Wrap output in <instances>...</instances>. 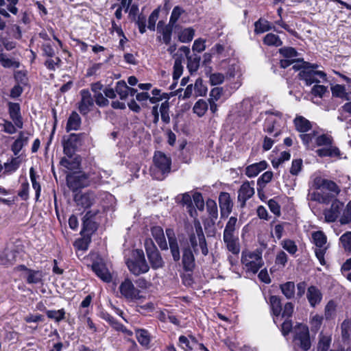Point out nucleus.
I'll return each mask as SVG.
<instances>
[{
	"instance_id": "52",
	"label": "nucleus",
	"mask_w": 351,
	"mask_h": 351,
	"mask_svg": "<svg viewBox=\"0 0 351 351\" xmlns=\"http://www.w3.org/2000/svg\"><path fill=\"white\" fill-rule=\"evenodd\" d=\"M351 221V201H350L343 211V214L340 218L341 224H348Z\"/></svg>"
},
{
	"instance_id": "21",
	"label": "nucleus",
	"mask_w": 351,
	"mask_h": 351,
	"mask_svg": "<svg viewBox=\"0 0 351 351\" xmlns=\"http://www.w3.org/2000/svg\"><path fill=\"white\" fill-rule=\"evenodd\" d=\"M152 235L162 250H168V244L165 237L163 229L160 226H154L151 228Z\"/></svg>"
},
{
	"instance_id": "45",
	"label": "nucleus",
	"mask_w": 351,
	"mask_h": 351,
	"mask_svg": "<svg viewBox=\"0 0 351 351\" xmlns=\"http://www.w3.org/2000/svg\"><path fill=\"white\" fill-rule=\"evenodd\" d=\"M193 112L198 117H202L208 110V104L203 99L198 100L193 106Z\"/></svg>"
},
{
	"instance_id": "23",
	"label": "nucleus",
	"mask_w": 351,
	"mask_h": 351,
	"mask_svg": "<svg viewBox=\"0 0 351 351\" xmlns=\"http://www.w3.org/2000/svg\"><path fill=\"white\" fill-rule=\"evenodd\" d=\"M306 298L310 305L312 307H315L321 302L322 300V293L316 287L311 286L307 289Z\"/></svg>"
},
{
	"instance_id": "9",
	"label": "nucleus",
	"mask_w": 351,
	"mask_h": 351,
	"mask_svg": "<svg viewBox=\"0 0 351 351\" xmlns=\"http://www.w3.org/2000/svg\"><path fill=\"white\" fill-rule=\"evenodd\" d=\"M241 261L248 270L255 274L263 265L262 251L256 250L254 252L243 254Z\"/></svg>"
},
{
	"instance_id": "61",
	"label": "nucleus",
	"mask_w": 351,
	"mask_h": 351,
	"mask_svg": "<svg viewBox=\"0 0 351 351\" xmlns=\"http://www.w3.org/2000/svg\"><path fill=\"white\" fill-rule=\"evenodd\" d=\"M14 77L18 84L26 85L27 84L28 79L25 71H17L14 73Z\"/></svg>"
},
{
	"instance_id": "63",
	"label": "nucleus",
	"mask_w": 351,
	"mask_h": 351,
	"mask_svg": "<svg viewBox=\"0 0 351 351\" xmlns=\"http://www.w3.org/2000/svg\"><path fill=\"white\" fill-rule=\"evenodd\" d=\"M209 80L211 85L221 84L224 81V75L220 73H212L209 76Z\"/></svg>"
},
{
	"instance_id": "3",
	"label": "nucleus",
	"mask_w": 351,
	"mask_h": 351,
	"mask_svg": "<svg viewBox=\"0 0 351 351\" xmlns=\"http://www.w3.org/2000/svg\"><path fill=\"white\" fill-rule=\"evenodd\" d=\"M237 221L236 217H230L226 225L223 234V239L228 251L233 254H238L240 252L238 238L235 235L236 230L239 228Z\"/></svg>"
},
{
	"instance_id": "60",
	"label": "nucleus",
	"mask_w": 351,
	"mask_h": 351,
	"mask_svg": "<svg viewBox=\"0 0 351 351\" xmlns=\"http://www.w3.org/2000/svg\"><path fill=\"white\" fill-rule=\"evenodd\" d=\"M60 163L62 166L67 168L68 169H72L80 165V160L77 158H75L74 161L71 162L66 158L64 157L61 159Z\"/></svg>"
},
{
	"instance_id": "38",
	"label": "nucleus",
	"mask_w": 351,
	"mask_h": 351,
	"mask_svg": "<svg viewBox=\"0 0 351 351\" xmlns=\"http://www.w3.org/2000/svg\"><path fill=\"white\" fill-rule=\"evenodd\" d=\"M263 43L268 46L279 47L282 45V42L279 36L273 33H269L263 38Z\"/></svg>"
},
{
	"instance_id": "37",
	"label": "nucleus",
	"mask_w": 351,
	"mask_h": 351,
	"mask_svg": "<svg viewBox=\"0 0 351 351\" xmlns=\"http://www.w3.org/2000/svg\"><path fill=\"white\" fill-rule=\"evenodd\" d=\"M206 210L209 217L212 221L215 220L218 217V208L217 203L215 200L208 199L206 201Z\"/></svg>"
},
{
	"instance_id": "1",
	"label": "nucleus",
	"mask_w": 351,
	"mask_h": 351,
	"mask_svg": "<svg viewBox=\"0 0 351 351\" xmlns=\"http://www.w3.org/2000/svg\"><path fill=\"white\" fill-rule=\"evenodd\" d=\"M165 232L173 261L177 263L181 260L184 271H193L196 266L195 254L199 252L197 247L199 245V234L205 237L199 221H195L194 229L188 233V239L178 241L172 228H167Z\"/></svg>"
},
{
	"instance_id": "27",
	"label": "nucleus",
	"mask_w": 351,
	"mask_h": 351,
	"mask_svg": "<svg viewBox=\"0 0 351 351\" xmlns=\"http://www.w3.org/2000/svg\"><path fill=\"white\" fill-rule=\"evenodd\" d=\"M316 153L320 157H335L340 156L339 148L333 145L327 147L324 146L321 149H318Z\"/></svg>"
},
{
	"instance_id": "13",
	"label": "nucleus",
	"mask_w": 351,
	"mask_h": 351,
	"mask_svg": "<svg viewBox=\"0 0 351 351\" xmlns=\"http://www.w3.org/2000/svg\"><path fill=\"white\" fill-rule=\"evenodd\" d=\"M174 26L168 23L165 25L163 21H160L157 25V32L160 35L157 36V40L169 45L171 41V36Z\"/></svg>"
},
{
	"instance_id": "14",
	"label": "nucleus",
	"mask_w": 351,
	"mask_h": 351,
	"mask_svg": "<svg viewBox=\"0 0 351 351\" xmlns=\"http://www.w3.org/2000/svg\"><path fill=\"white\" fill-rule=\"evenodd\" d=\"M81 100L78 103V110L82 115H86L94 106V99L88 89L80 90Z\"/></svg>"
},
{
	"instance_id": "28",
	"label": "nucleus",
	"mask_w": 351,
	"mask_h": 351,
	"mask_svg": "<svg viewBox=\"0 0 351 351\" xmlns=\"http://www.w3.org/2000/svg\"><path fill=\"white\" fill-rule=\"evenodd\" d=\"M136 337L138 343L144 347L148 348L151 341L149 332L145 329H136L135 331Z\"/></svg>"
},
{
	"instance_id": "33",
	"label": "nucleus",
	"mask_w": 351,
	"mask_h": 351,
	"mask_svg": "<svg viewBox=\"0 0 351 351\" xmlns=\"http://www.w3.org/2000/svg\"><path fill=\"white\" fill-rule=\"evenodd\" d=\"M307 199L310 201L326 204L330 202V196L328 195L321 194L317 191L308 192Z\"/></svg>"
},
{
	"instance_id": "12",
	"label": "nucleus",
	"mask_w": 351,
	"mask_h": 351,
	"mask_svg": "<svg viewBox=\"0 0 351 351\" xmlns=\"http://www.w3.org/2000/svg\"><path fill=\"white\" fill-rule=\"evenodd\" d=\"M121 294L128 300L134 301L140 299V291L136 289L132 280L125 278L119 286Z\"/></svg>"
},
{
	"instance_id": "32",
	"label": "nucleus",
	"mask_w": 351,
	"mask_h": 351,
	"mask_svg": "<svg viewBox=\"0 0 351 351\" xmlns=\"http://www.w3.org/2000/svg\"><path fill=\"white\" fill-rule=\"evenodd\" d=\"M187 59V68L189 71L192 73L193 72H196L199 66V63L201 60V58L199 56L194 53L193 55H190L186 58Z\"/></svg>"
},
{
	"instance_id": "26",
	"label": "nucleus",
	"mask_w": 351,
	"mask_h": 351,
	"mask_svg": "<svg viewBox=\"0 0 351 351\" xmlns=\"http://www.w3.org/2000/svg\"><path fill=\"white\" fill-rule=\"evenodd\" d=\"M81 123L82 120L80 115L76 112H72L66 123V132L79 130L81 125Z\"/></svg>"
},
{
	"instance_id": "8",
	"label": "nucleus",
	"mask_w": 351,
	"mask_h": 351,
	"mask_svg": "<svg viewBox=\"0 0 351 351\" xmlns=\"http://www.w3.org/2000/svg\"><path fill=\"white\" fill-rule=\"evenodd\" d=\"M145 247L152 268L153 269L162 268L165 265V262L160 252L151 239L145 240Z\"/></svg>"
},
{
	"instance_id": "25",
	"label": "nucleus",
	"mask_w": 351,
	"mask_h": 351,
	"mask_svg": "<svg viewBox=\"0 0 351 351\" xmlns=\"http://www.w3.org/2000/svg\"><path fill=\"white\" fill-rule=\"evenodd\" d=\"M278 120L273 117H267L264 125V131L272 134L274 132V136L277 137L280 134V130L277 127Z\"/></svg>"
},
{
	"instance_id": "22",
	"label": "nucleus",
	"mask_w": 351,
	"mask_h": 351,
	"mask_svg": "<svg viewBox=\"0 0 351 351\" xmlns=\"http://www.w3.org/2000/svg\"><path fill=\"white\" fill-rule=\"evenodd\" d=\"M18 252L15 249L6 248L0 254V264L3 265H10L16 261Z\"/></svg>"
},
{
	"instance_id": "41",
	"label": "nucleus",
	"mask_w": 351,
	"mask_h": 351,
	"mask_svg": "<svg viewBox=\"0 0 351 351\" xmlns=\"http://www.w3.org/2000/svg\"><path fill=\"white\" fill-rule=\"evenodd\" d=\"M254 32L256 34H262L271 29L268 21L260 19L254 23Z\"/></svg>"
},
{
	"instance_id": "29",
	"label": "nucleus",
	"mask_w": 351,
	"mask_h": 351,
	"mask_svg": "<svg viewBox=\"0 0 351 351\" xmlns=\"http://www.w3.org/2000/svg\"><path fill=\"white\" fill-rule=\"evenodd\" d=\"M294 123L296 130L301 133L306 132L311 129V122L301 116L294 119Z\"/></svg>"
},
{
	"instance_id": "40",
	"label": "nucleus",
	"mask_w": 351,
	"mask_h": 351,
	"mask_svg": "<svg viewBox=\"0 0 351 351\" xmlns=\"http://www.w3.org/2000/svg\"><path fill=\"white\" fill-rule=\"evenodd\" d=\"M280 289L287 299H291L295 295V284L293 282H287L280 285Z\"/></svg>"
},
{
	"instance_id": "53",
	"label": "nucleus",
	"mask_w": 351,
	"mask_h": 351,
	"mask_svg": "<svg viewBox=\"0 0 351 351\" xmlns=\"http://www.w3.org/2000/svg\"><path fill=\"white\" fill-rule=\"evenodd\" d=\"M184 12V10L180 6L174 7L172 10L169 23L171 24V25L175 26L176 22Z\"/></svg>"
},
{
	"instance_id": "30",
	"label": "nucleus",
	"mask_w": 351,
	"mask_h": 351,
	"mask_svg": "<svg viewBox=\"0 0 351 351\" xmlns=\"http://www.w3.org/2000/svg\"><path fill=\"white\" fill-rule=\"evenodd\" d=\"M269 303L273 315L276 317H279L282 311L280 298L276 295H271L269 298Z\"/></svg>"
},
{
	"instance_id": "54",
	"label": "nucleus",
	"mask_w": 351,
	"mask_h": 351,
	"mask_svg": "<svg viewBox=\"0 0 351 351\" xmlns=\"http://www.w3.org/2000/svg\"><path fill=\"white\" fill-rule=\"evenodd\" d=\"M169 104L167 101H165V102L162 103L160 107L161 119L165 123H168L170 121V117L169 116Z\"/></svg>"
},
{
	"instance_id": "20",
	"label": "nucleus",
	"mask_w": 351,
	"mask_h": 351,
	"mask_svg": "<svg viewBox=\"0 0 351 351\" xmlns=\"http://www.w3.org/2000/svg\"><path fill=\"white\" fill-rule=\"evenodd\" d=\"M92 269L104 282H108L111 280V274L103 263L94 262L92 265Z\"/></svg>"
},
{
	"instance_id": "62",
	"label": "nucleus",
	"mask_w": 351,
	"mask_h": 351,
	"mask_svg": "<svg viewBox=\"0 0 351 351\" xmlns=\"http://www.w3.org/2000/svg\"><path fill=\"white\" fill-rule=\"evenodd\" d=\"M179 346L184 351H191L193 350V345L191 344V341L186 337L184 335H181L179 337Z\"/></svg>"
},
{
	"instance_id": "36",
	"label": "nucleus",
	"mask_w": 351,
	"mask_h": 351,
	"mask_svg": "<svg viewBox=\"0 0 351 351\" xmlns=\"http://www.w3.org/2000/svg\"><path fill=\"white\" fill-rule=\"evenodd\" d=\"M195 35V30L192 27L184 28L178 34V40L181 43L191 42Z\"/></svg>"
},
{
	"instance_id": "55",
	"label": "nucleus",
	"mask_w": 351,
	"mask_h": 351,
	"mask_svg": "<svg viewBox=\"0 0 351 351\" xmlns=\"http://www.w3.org/2000/svg\"><path fill=\"white\" fill-rule=\"evenodd\" d=\"M159 9L154 10L149 16L147 28L151 31H154L156 28V23L158 19Z\"/></svg>"
},
{
	"instance_id": "6",
	"label": "nucleus",
	"mask_w": 351,
	"mask_h": 351,
	"mask_svg": "<svg viewBox=\"0 0 351 351\" xmlns=\"http://www.w3.org/2000/svg\"><path fill=\"white\" fill-rule=\"evenodd\" d=\"M85 136V133H72L66 138L64 137L62 141L64 154L67 157L72 158L78 148L82 145Z\"/></svg>"
},
{
	"instance_id": "35",
	"label": "nucleus",
	"mask_w": 351,
	"mask_h": 351,
	"mask_svg": "<svg viewBox=\"0 0 351 351\" xmlns=\"http://www.w3.org/2000/svg\"><path fill=\"white\" fill-rule=\"evenodd\" d=\"M43 278L42 271L39 270H28L26 281L28 284H37L41 282Z\"/></svg>"
},
{
	"instance_id": "51",
	"label": "nucleus",
	"mask_w": 351,
	"mask_h": 351,
	"mask_svg": "<svg viewBox=\"0 0 351 351\" xmlns=\"http://www.w3.org/2000/svg\"><path fill=\"white\" fill-rule=\"evenodd\" d=\"M273 178V172L267 171L265 172L257 180V184L259 188H264L265 185L269 183Z\"/></svg>"
},
{
	"instance_id": "56",
	"label": "nucleus",
	"mask_w": 351,
	"mask_h": 351,
	"mask_svg": "<svg viewBox=\"0 0 351 351\" xmlns=\"http://www.w3.org/2000/svg\"><path fill=\"white\" fill-rule=\"evenodd\" d=\"M279 53L285 58L291 59L298 55V52L293 47H283L279 49Z\"/></svg>"
},
{
	"instance_id": "48",
	"label": "nucleus",
	"mask_w": 351,
	"mask_h": 351,
	"mask_svg": "<svg viewBox=\"0 0 351 351\" xmlns=\"http://www.w3.org/2000/svg\"><path fill=\"white\" fill-rule=\"evenodd\" d=\"M182 58L178 57L176 58L174 64H173V77L174 80H178L182 75L183 72V66H182Z\"/></svg>"
},
{
	"instance_id": "58",
	"label": "nucleus",
	"mask_w": 351,
	"mask_h": 351,
	"mask_svg": "<svg viewBox=\"0 0 351 351\" xmlns=\"http://www.w3.org/2000/svg\"><path fill=\"white\" fill-rule=\"evenodd\" d=\"M97 228V224L94 220L88 219L83 217L82 231L94 232Z\"/></svg>"
},
{
	"instance_id": "16",
	"label": "nucleus",
	"mask_w": 351,
	"mask_h": 351,
	"mask_svg": "<svg viewBox=\"0 0 351 351\" xmlns=\"http://www.w3.org/2000/svg\"><path fill=\"white\" fill-rule=\"evenodd\" d=\"M219 204L220 207L221 217L226 218L232 210L233 202L228 193L221 192L219 195Z\"/></svg>"
},
{
	"instance_id": "17",
	"label": "nucleus",
	"mask_w": 351,
	"mask_h": 351,
	"mask_svg": "<svg viewBox=\"0 0 351 351\" xmlns=\"http://www.w3.org/2000/svg\"><path fill=\"white\" fill-rule=\"evenodd\" d=\"M254 194V189L249 182H245L240 186L238 191V201L241 206L244 207L247 200L251 198Z\"/></svg>"
},
{
	"instance_id": "11",
	"label": "nucleus",
	"mask_w": 351,
	"mask_h": 351,
	"mask_svg": "<svg viewBox=\"0 0 351 351\" xmlns=\"http://www.w3.org/2000/svg\"><path fill=\"white\" fill-rule=\"evenodd\" d=\"M298 75L300 80L305 81L307 86L320 82L319 79L326 80V74L324 72L309 69L308 67L300 71Z\"/></svg>"
},
{
	"instance_id": "42",
	"label": "nucleus",
	"mask_w": 351,
	"mask_h": 351,
	"mask_svg": "<svg viewBox=\"0 0 351 351\" xmlns=\"http://www.w3.org/2000/svg\"><path fill=\"white\" fill-rule=\"evenodd\" d=\"M29 176L32 184V187L36 192V201H39V197L41 192V186L38 182L36 181V176L34 171V169L31 167L29 169Z\"/></svg>"
},
{
	"instance_id": "49",
	"label": "nucleus",
	"mask_w": 351,
	"mask_h": 351,
	"mask_svg": "<svg viewBox=\"0 0 351 351\" xmlns=\"http://www.w3.org/2000/svg\"><path fill=\"white\" fill-rule=\"evenodd\" d=\"M336 304L333 300H330L325 306L324 316L326 319H330L335 315Z\"/></svg>"
},
{
	"instance_id": "47",
	"label": "nucleus",
	"mask_w": 351,
	"mask_h": 351,
	"mask_svg": "<svg viewBox=\"0 0 351 351\" xmlns=\"http://www.w3.org/2000/svg\"><path fill=\"white\" fill-rule=\"evenodd\" d=\"M207 90V87L203 84V80L201 78L197 79L194 84L195 97L206 95Z\"/></svg>"
},
{
	"instance_id": "46",
	"label": "nucleus",
	"mask_w": 351,
	"mask_h": 351,
	"mask_svg": "<svg viewBox=\"0 0 351 351\" xmlns=\"http://www.w3.org/2000/svg\"><path fill=\"white\" fill-rule=\"evenodd\" d=\"M315 142L319 147H327L333 145V138L328 134H322L316 137Z\"/></svg>"
},
{
	"instance_id": "64",
	"label": "nucleus",
	"mask_w": 351,
	"mask_h": 351,
	"mask_svg": "<svg viewBox=\"0 0 351 351\" xmlns=\"http://www.w3.org/2000/svg\"><path fill=\"white\" fill-rule=\"evenodd\" d=\"M293 308L294 305L292 302H287L282 308L280 315H282V317H287V319H289L293 314Z\"/></svg>"
},
{
	"instance_id": "50",
	"label": "nucleus",
	"mask_w": 351,
	"mask_h": 351,
	"mask_svg": "<svg viewBox=\"0 0 351 351\" xmlns=\"http://www.w3.org/2000/svg\"><path fill=\"white\" fill-rule=\"evenodd\" d=\"M21 159L19 157L12 158L10 161L4 163L5 171H15L20 166Z\"/></svg>"
},
{
	"instance_id": "7",
	"label": "nucleus",
	"mask_w": 351,
	"mask_h": 351,
	"mask_svg": "<svg viewBox=\"0 0 351 351\" xmlns=\"http://www.w3.org/2000/svg\"><path fill=\"white\" fill-rule=\"evenodd\" d=\"M293 341L295 345L304 351L311 348V342L310 339L308 328L306 325L298 324L294 328Z\"/></svg>"
},
{
	"instance_id": "44",
	"label": "nucleus",
	"mask_w": 351,
	"mask_h": 351,
	"mask_svg": "<svg viewBox=\"0 0 351 351\" xmlns=\"http://www.w3.org/2000/svg\"><path fill=\"white\" fill-rule=\"evenodd\" d=\"M332 94L333 96L349 100L350 97L348 93L346 92L345 86L340 84H336L331 88Z\"/></svg>"
},
{
	"instance_id": "15",
	"label": "nucleus",
	"mask_w": 351,
	"mask_h": 351,
	"mask_svg": "<svg viewBox=\"0 0 351 351\" xmlns=\"http://www.w3.org/2000/svg\"><path fill=\"white\" fill-rule=\"evenodd\" d=\"M96 198V194L93 191H88L84 193H76L73 199L77 206L88 208L95 203Z\"/></svg>"
},
{
	"instance_id": "19",
	"label": "nucleus",
	"mask_w": 351,
	"mask_h": 351,
	"mask_svg": "<svg viewBox=\"0 0 351 351\" xmlns=\"http://www.w3.org/2000/svg\"><path fill=\"white\" fill-rule=\"evenodd\" d=\"M8 110L10 118L14 121V125L19 128H22L23 123L21 114V108L18 103H8Z\"/></svg>"
},
{
	"instance_id": "39",
	"label": "nucleus",
	"mask_w": 351,
	"mask_h": 351,
	"mask_svg": "<svg viewBox=\"0 0 351 351\" xmlns=\"http://www.w3.org/2000/svg\"><path fill=\"white\" fill-rule=\"evenodd\" d=\"M129 86L123 80H120L117 82L115 86V91L119 95L121 99H125L128 96Z\"/></svg>"
},
{
	"instance_id": "10",
	"label": "nucleus",
	"mask_w": 351,
	"mask_h": 351,
	"mask_svg": "<svg viewBox=\"0 0 351 351\" xmlns=\"http://www.w3.org/2000/svg\"><path fill=\"white\" fill-rule=\"evenodd\" d=\"M89 182L88 175L84 173H73L66 176L67 186L73 192L88 186Z\"/></svg>"
},
{
	"instance_id": "2",
	"label": "nucleus",
	"mask_w": 351,
	"mask_h": 351,
	"mask_svg": "<svg viewBox=\"0 0 351 351\" xmlns=\"http://www.w3.org/2000/svg\"><path fill=\"white\" fill-rule=\"evenodd\" d=\"M171 159L163 152H155L153 165L150 167L151 176L157 180H164L171 172Z\"/></svg>"
},
{
	"instance_id": "5",
	"label": "nucleus",
	"mask_w": 351,
	"mask_h": 351,
	"mask_svg": "<svg viewBox=\"0 0 351 351\" xmlns=\"http://www.w3.org/2000/svg\"><path fill=\"white\" fill-rule=\"evenodd\" d=\"M313 243L315 245V253L321 265H324L326 261L324 256L328 250L327 237L321 230L313 232L311 234Z\"/></svg>"
},
{
	"instance_id": "4",
	"label": "nucleus",
	"mask_w": 351,
	"mask_h": 351,
	"mask_svg": "<svg viewBox=\"0 0 351 351\" xmlns=\"http://www.w3.org/2000/svg\"><path fill=\"white\" fill-rule=\"evenodd\" d=\"M129 271L135 276H139L149 271V266L147 263L142 250H136L132 258L126 261Z\"/></svg>"
},
{
	"instance_id": "31",
	"label": "nucleus",
	"mask_w": 351,
	"mask_h": 351,
	"mask_svg": "<svg viewBox=\"0 0 351 351\" xmlns=\"http://www.w3.org/2000/svg\"><path fill=\"white\" fill-rule=\"evenodd\" d=\"M324 189L330 192L328 194L330 196V202L341 192L340 187L334 181L330 180H326Z\"/></svg>"
},
{
	"instance_id": "24",
	"label": "nucleus",
	"mask_w": 351,
	"mask_h": 351,
	"mask_svg": "<svg viewBox=\"0 0 351 351\" xmlns=\"http://www.w3.org/2000/svg\"><path fill=\"white\" fill-rule=\"evenodd\" d=\"M267 167V163L265 161H261L257 163L249 165L245 169V175L249 178L256 176L261 171L265 170Z\"/></svg>"
},
{
	"instance_id": "43",
	"label": "nucleus",
	"mask_w": 351,
	"mask_h": 351,
	"mask_svg": "<svg viewBox=\"0 0 351 351\" xmlns=\"http://www.w3.org/2000/svg\"><path fill=\"white\" fill-rule=\"evenodd\" d=\"M65 311L64 308H61L60 310H46L47 316L51 319H54L56 322H60V321L65 319Z\"/></svg>"
},
{
	"instance_id": "18",
	"label": "nucleus",
	"mask_w": 351,
	"mask_h": 351,
	"mask_svg": "<svg viewBox=\"0 0 351 351\" xmlns=\"http://www.w3.org/2000/svg\"><path fill=\"white\" fill-rule=\"evenodd\" d=\"M341 206L342 203L335 199L332 202L330 208L324 211L325 221L329 223L335 221L339 215Z\"/></svg>"
},
{
	"instance_id": "57",
	"label": "nucleus",
	"mask_w": 351,
	"mask_h": 351,
	"mask_svg": "<svg viewBox=\"0 0 351 351\" xmlns=\"http://www.w3.org/2000/svg\"><path fill=\"white\" fill-rule=\"evenodd\" d=\"M340 241L346 250L351 252V232H346L340 237Z\"/></svg>"
},
{
	"instance_id": "34",
	"label": "nucleus",
	"mask_w": 351,
	"mask_h": 351,
	"mask_svg": "<svg viewBox=\"0 0 351 351\" xmlns=\"http://www.w3.org/2000/svg\"><path fill=\"white\" fill-rule=\"evenodd\" d=\"M331 343V335L324 334L322 332L319 335L317 351H328Z\"/></svg>"
},
{
	"instance_id": "59",
	"label": "nucleus",
	"mask_w": 351,
	"mask_h": 351,
	"mask_svg": "<svg viewBox=\"0 0 351 351\" xmlns=\"http://www.w3.org/2000/svg\"><path fill=\"white\" fill-rule=\"evenodd\" d=\"M282 247L289 254H294L298 250V247L292 240H285L282 243Z\"/></svg>"
}]
</instances>
